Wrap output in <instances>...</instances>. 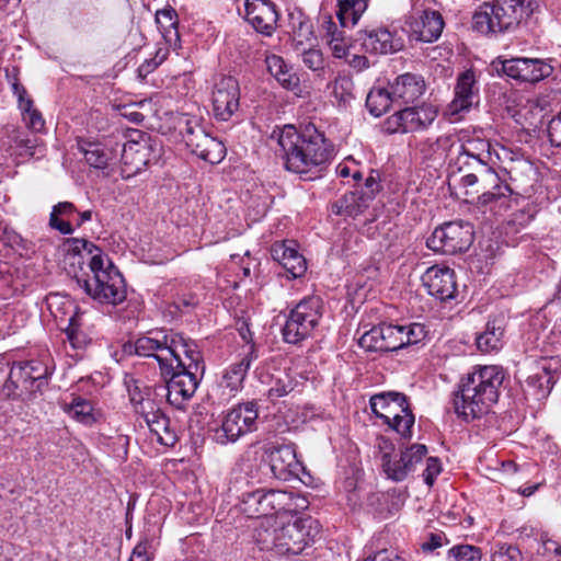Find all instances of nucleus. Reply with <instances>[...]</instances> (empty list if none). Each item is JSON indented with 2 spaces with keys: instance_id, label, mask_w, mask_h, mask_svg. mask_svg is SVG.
I'll list each match as a JSON object with an SVG mask.
<instances>
[{
  "instance_id": "43",
  "label": "nucleus",
  "mask_w": 561,
  "mask_h": 561,
  "mask_svg": "<svg viewBox=\"0 0 561 561\" xmlns=\"http://www.w3.org/2000/svg\"><path fill=\"white\" fill-rule=\"evenodd\" d=\"M328 89L340 105H346L355 99L354 82L346 72H339L334 80L328 83Z\"/></svg>"
},
{
  "instance_id": "44",
  "label": "nucleus",
  "mask_w": 561,
  "mask_h": 561,
  "mask_svg": "<svg viewBox=\"0 0 561 561\" xmlns=\"http://www.w3.org/2000/svg\"><path fill=\"white\" fill-rule=\"evenodd\" d=\"M80 150L84 154V159L90 167L95 169H104L111 160V152L101 144L83 142Z\"/></svg>"
},
{
  "instance_id": "24",
  "label": "nucleus",
  "mask_w": 561,
  "mask_h": 561,
  "mask_svg": "<svg viewBox=\"0 0 561 561\" xmlns=\"http://www.w3.org/2000/svg\"><path fill=\"white\" fill-rule=\"evenodd\" d=\"M390 87L394 101L402 104L413 103L420 99L426 90L424 78L410 72L398 76Z\"/></svg>"
},
{
  "instance_id": "33",
  "label": "nucleus",
  "mask_w": 561,
  "mask_h": 561,
  "mask_svg": "<svg viewBox=\"0 0 561 561\" xmlns=\"http://www.w3.org/2000/svg\"><path fill=\"white\" fill-rule=\"evenodd\" d=\"M505 323L503 318L488 321L485 330L477 335L476 344L482 353H492L502 348Z\"/></svg>"
},
{
  "instance_id": "39",
  "label": "nucleus",
  "mask_w": 561,
  "mask_h": 561,
  "mask_svg": "<svg viewBox=\"0 0 561 561\" xmlns=\"http://www.w3.org/2000/svg\"><path fill=\"white\" fill-rule=\"evenodd\" d=\"M280 526L274 517L264 518L254 528V539L261 550H275L278 553V534Z\"/></svg>"
},
{
  "instance_id": "62",
  "label": "nucleus",
  "mask_w": 561,
  "mask_h": 561,
  "mask_svg": "<svg viewBox=\"0 0 561 561\" xmlns=\"http://www.w3.org/2000/svg\"><path fill=\"white\" fill-rule=\"evenodd\" d=\"M375 447L381 454V461L382 462H383L385 458H391L392 457V453L394 450V445L391 442V439H389L388 437H386V436H378L376 438Z\"/></svg>"
},
{
  "instance_id": "42",
  "label": "nucleus",
  "mask_w": 561,
  "mask_h": 561,
  "mask_svg": "<svg viewBox=\"0 0 561 561\" xmlns=\"http://www.w3.org/2000/svg\"><path fill=\"white\" fill-rule=\"evenodd\" d=\"M394 98H392L391 88L388 90L381 87H374L366 98V107L369 113L376 117L385 114L389 108Z\"/></svg>"
},
{
  "instance_id": "22",
  "label": "nucleus",
  "mask_w": 561,
  "mask_h": 561,
  "mask_svg": "<svg viewBox=\"0 0 561 561\" xmlns=\"http://www.w3.org/2000/svg\"><path fill=\"white\" fill-rule=\"evenodd\" d=\"M444 20L439 12L423 10L410 18L411 37L415 41L432 43L438 39L444 28Z\"/></svg>"
},
{
  "instance_id": "40",
  "label": "nucleus",
  "mask_w": 561,
  "mask_h": 561,
  "mask_svg": "<svg viewBox=\"0 0 561 561\" xmlns=\"http://www.w3.org/2000/svg\"><path fill=\"white\" fill-rule=\"evenodd\" d=\"M449 142L448 136H440L435 139L426 138L419 142L417 154L425 162L440 163L445 159Z\"/></svg>"
},
{
  "instance_id": "46",
  "label": "nucleus",
  "mask_w": 561,
  "mask_h": 561,
  "mask_svg": "<svg viewBox=\"0 0 561 561\" xmlns=\"http://www.w3.org/2000/svg\"><path fill=\"white\" fill-rule=\"evenodd\" d=\"M302 64L316 73L318 78L324 79L331 68L325 64L324 56L320 49L308 48L301 51Z\"/></svg>"
},
{
  "instance_id": "9",
  "label": "nucleus",
  "mask_w": 561,
  "mask_h": 561,
  "mask_svg": "<svg viewBox=\"0 0 561 561\" xmlns=\"http://www.w3.org/2000/svg\"><path fill=\"white\" fill-rule=\"evenodd\" d=\"M323 316V301L320 296L302 298L288 313L282 329L283 339L289 344H299L311 337Z\"/></svg>"
},
{
  "instance_id": "52",
  "label": "nucleus",
  "mask_w": 561,
  "mask_h": 561,
  "mask_svg": "<svg viewBox=\"0 0 561 561\" xmlns=\"http://www.w3.org/2000/svg\"><path fill=\"white\" fill-rule=\"evenodd\" d=\"M23 364L26 365V371L28 373L30 379L33 381L36 390H39L41 387L46 383V379L49 374L48 367L39 360H28Z\"/></svg>"
},
{
  "instance_id": "26",
  "label": "nucleus",
  "mask_w": 561,
  "mask_h": 561,
  "mask_svg": "<svg viewBox=\"0 0 561 561\" xmlns=\"http://www.w3.org/2000/svg\"><path fill=\"white\" fill-rule=\"evenodd\" d=\"M256 357L253 347H251L239 362L232 363L225 369L219 387L224 390H228L227 394L229 397H234L243 388V381L252 362L256 359Z\"/></svg>"
},
{
  "instance_id": "55",
  "label": "nucleus",
  "mask_w": 561,
  "mask_h": 561,
  "mask_svg": "<svg viewBox=\"0 0 561 561\" xmlns=\"http://www.w3.org/2000/svg\"><path fill=\"white\" fill-rule=\"evenodd\" d=\"M385 130L388 134L402 133L408 134L404 129V118L402 114V110L396 112L391 116H389L383 124Z\"/></svg>"
},
{
  "instance_id": "58",
  "label": "nucleus",
  "mask_w": 561,
  "mask_h": 561,
  "mask_svg": "<svg viewBox=\"0 0 561 561\" xmlns=\"http://www.w3.org/2000/svg\"><path fill=\"white\" fill-rule=\"evenodd\" d=\"M321 30L323 31V37L327 41L332 39V37H336L344 34L343 31L337 28L331 15H322Z\"/></svg>"
},
{
  "instance_id": "25",
  "label": "nucleus",
  "mask_w": 561,
  "mask_h": 561,
  "mask_svg": "<svg viewBox=\"0 0 561 561\" xmlns=\"http://www.w3.org/2000/svg\"><path fill=\"white\" fill-rule=\"evenodd\" d=\"M145 421L157 442L163 446L173 447L179 440V431L175 422L160 409L151 410L145 414Z\"/></svg>"
},
{
  "instance_id": "31",
  "label": "nucleus",
  "mask_w": 561,
  "mask_h": 561,
  "mask_svg": "<svg viewBox=\"0 0 561 561\" xmlns=\"http://www.w3.org/2000/svg\"><path fill=\"white\" fill-rule=\"evenodd\" d=\"M362 45L366 51L374 54H389L400 49V42L393 38L392 33L383 27L366 31L362 37Z\"/></svg>"
},
{
  "instance_id": "38",
  "label": "nucleus",
  "mask_w": 561,
  "mask_h": 561,
  "mask_svg": "<svg viewBox=\"0 0 561 561\" xmlns=\"http://www.w3.org/2000/svg\"><path fill=\"white\" fill-rule=\"evenodd\" d=\"M369 0H336V16L342 27H353L367 10Z\"/></svg>"
},
{
  "instance_id": "35",
  "label": "nucleus",
  "mask_w": 561,
  "mask_h": 561,
  "mask_svg": "<svg viewBox=\"0 0 561 561\" xmlns=\"http://www.w3.org/2000/svg\"><path fill=\"white\" fill-rule=\"evenodd\" d=\"M156 23L165 43L174 48L178 47L180 34L176 11L171 7L158 10L156 12Z\"/></svg>"
},
{
  "instance_id": "17",
  "label": "nucleus",
  "mask_w": 561,
  "mask_h": 561,
  "mask_svg": "<svg viewBox=\"0 0 561 561\" xmlns=\"http://www.w3.org/2000/svg\"><path fill=\"white\" fill-rule=\"evenodd\" d=\"M427 454V447L423 444H414L400 454L391 458H385L382 463L383 472L388 479L394 482H401L414 471L415 466Z\"/></svg>"
},
{
  "instance_id": "19",
  "label": "nucleus",
  "mask_w": 561,
  "mask_h": 561,
  "mask_svg": "<svg viewBox=\"0 0 561 561\" xmlns=\"http://www.w3.org/2000/svg\"><path fill=\"white\" fill-rule=\"evenodd\" d=\"M240 91L238 82L232 77L222 78L213 92V106L215 116L220 121H228L239 108Z\"/></svg>"
},
{
  "instance_id": "3",
  "label": "nucleus",
  "mask_w": 561,
  "mask_h": 561,
  "mask_svg": "<svg viewBox=\"0 0 561 561\" xmlns=\"http://www.w3.org/2000/svg\"><path fill=\"white\" fill-rule=\"evenodd\" d=\"M268 145L279 154L288 171L298 174L321 172L332 158V149L314 125L298 131L293 125L275 127Z\"/></svg>"
},
{
  "instance_id": "16",
  "label": "nucleus",
  "mask_w": 561,
  "mask_h": 561,
  "mask_svg": "<svg viewBox=\"0 0 561 561\" xmlns=\"http://www.w3.org/2000/svg\"><path fill=\"white\" fill-rule=\"evenodd\" d=\"M265 454L274 478L289 481L299 477L302 466L293 445L270 446Z\"/></svg>"
},
{
  "instance_id": "30",
  "label": "nucleus",
  "mask_w": 561,
  "mask_h": 561,
  "mask_svg": "<svg viewBox=\"0 0 561 561\" xmlns=\"http://www.w3.org/2000/svg\"><path fill=\"white\" fill-rule=\"evenodd\" d=\"M407 133L426 130L436 119L438 108L433 104L405 107L402 110Z\"/></svg>"
},
{
  "instance_id": "12",
  "label": "nucleus",
  "mask_w": 561,
  "mask_h": 561,
  "mask_svg": "<svg viewBox=\"0 0 561 561\" xmlns=\"http://www.w3.org/2000/svg\"><path fill=\"white\" fill-rule=\"evenodd\" d=\"M491 69L499 76H506L519 82L536 83L548 78L553 67L537 58L516 57L511 59L496 58Z\"/></svg>"
},
{
  "instance_id": "64",
  "label": "nucleus",
  "mask_w": 561,
  "mask_h": 561,
  "mask_svg": "<svg viewBox=\"0 0 561 561\" xmlns=\"http://www.w3.org/2000/svg\"><path fill=\"white\" fill-rule=\"evenodd\" d=\"M13 78L10 80L13 94L18 98V101L27 96L26 89L19 82L18 79V70L15 68L12 69Z\"/></svg>"
},
{
  "instance_id": "11",
  "label": "nucleus",
  "mask_w": 561,
  "mask_h": 561,
  "mask_svg": "<svg viewBox=\"0 0 561 561\" xmlns=\"http://www.w3.org/2000/svg\"><path fill=\"white\" fill-rule=\"evenodd\" d=\"M473 227L467 221H449L437 227L427 239V247L444 254L466 252L473 242Z\"/></svg>"
},
{
  "instance_id": "56",
  "label": "nucleus",
  "mask_w": 561,
  "mask_h": 561,
  "mask_svg": "<svg viewBox=\"0 0 561 561\" xmlns=\"http://www.w3.org/2000/svg\"><path fill=\"white\" fill-rule=\"evenodd\" d=\"M442 471V463L438 458L436 457H428L426 460V468L423 473L424 481L427 485H433L436 477Z\"/></svg>"
},
{
  "instance_id": "50",
  "label": "nucleus",
  "mask_w": 561,
  "mask_h": 561,
  "mask_svg": "<svg viewBox=\"0 0 561 561\" xmlns=\"http://www.w3.org/2000/svg\"><path fill=\"white\" fill-rule=\"evenodd\" d=\"M295 380L288 374L283 373L273 379V382L267 391V397L271 400L284 397L290 393L295 389Z\"/></svg>"
},
{
  "instance_id": "4",
  "label": "nucleus",
  "mask_w": 561,
  "mask_h": 561,
  "mask_svg": "<svg viewBox=\"0 0 561 561\" xmlns=\"http://www.w3.org/2000/svg\"><path fill=\"white\" fill-rule=\"evenodd\" d=\"M505 375L496 365L476 366L461 378L454 397V409L458 417L469 423L488 414L497 402Z\"/></svg>"
},
{
  "instance_id": "10",
  "label": "nucleus",
  "mask_w": 561,
  "mask_h": 561,
  "mask_svg": "<svg viewBox=\"0 0 561 561\" xmlns=\"http://www.w3.org/2000/svg\"><path fill=\"white\" fill-rule=\"evenodd\" d=\"M259 409L255 401L239 403L224 412L220 424L213 430L215 443L226 446L233 444L257 428Z\"/></svg>"
},
{
  "instance_id": "18",
  "label": "nucleus",
  "mask_w": 561,
  "mask_h": 561,
  "mask_svg": "<svg viewBox=\"0 0 561 561\" xmlns=\"http://www.w3.org/2000/svg\"><path fill=\"white\" fill-rule=\"evenodd\" d=\"M454 93L455 96L448 106L451 116L468 112L479 102V87L473 70L468 69L458 75Z\"/></svg>"
},
{
  "instance_id": "28",
  "label": "nucleus",
  "mask_w": 561,
  "mask_h": 561,
  "mask_svg": "<svg viewBox=\"0 0 561 561\" xmlns=\"http://www.w3.org/2000/svg\"><path fill=\"white\" fill-rule=\"evenodd\" d=\"M554 374L556 369H552L550 363L543 359L527 377L525 392L538 401L546 399L556 382Z\"/></svg>"
},
{
  "instance_id": "34",
  "label": "nucleus",
  "mask_w": 561,
  "mask_h": 561,
  "mask_svg": "<svg viewBox=\"0 0 561 561\" xmlns=\"http://www.w3.org/2000/svg\"><path fill=\"white\" fill-rule=\"evenodd\" d=\"M265 64L268 72L284 89L293 91L299 87V78L291 72L283 57L275 54L266 55Z\"/></svg>"
},
{
  "instance_id": "49",
  "label": "nucleus",
  "mask_w": 561,
  "mask_h": 561,
  "mask_svg": "<svg viewBox=\"0 0 561 561\" xmlns=\"http://www.w3.org/2000/svg\"><path fill=\"white\" fill-rule=\"evenodd\" d=\"M179 125L183 139L190 149L192 148L191 140L196 141L198 133L205 131L201 124V119L187 114L182 115L179 121Z\"/></svg>"
},
{
  "instance_id": "32",
  "label": "nucleus",
  "mask_w": 561,
  "mask_h": 561,
  "mask_svg": "<svg viewBox=\"0 0 561 561\" xmlns=\"http://www.w3.org/2000/svg\"><path fill=\"white\" fill-rule=\"evenodd\" d=\"M191 151L198 158L211 164H217L222 161L226 156L225 145L209 136L206 131H199L196 141H192Z\"/></svg>"
},
{
  "instance_id": "29",
  "label": "nucleus",
  "mask_w": 561,
  "mask_h": 561,
  "mask_svg": "<svg viewBox=\"0 0 561 561\" xmlns=\"http://www.w3.org/2000/svg\"><path fill=\"white\" fill-rule=\"evenodd\" d=\"M3 146L9 154L14 157H34L42 152L37 137H30L24 130L15 127L5 129Z\"/></svg>"
},
{
  "instance_id": "41",
  "label": "nucleus",
  "mask_w": 561,
  "mask_h": 561,
  "mask_svg": "<svg viewBox=\"0 0 561 561\" xmlns=\"http://www.w3.org/2000/svg\"><path fill=\"white\" fill-rule=\"evenodd\" d=\"M62 410L71 419L84 425H92L95 422L92 403L82 397H72L70 402H64Z\"/></svg>"
},
{
  "instance_id": "51",
  "label": "nucleus",
  "mask_w": 561,
  "mask_h": 561,
  "mask_svg": "<svg viewBox=\"0 0 561 561\" xmlns=\"http://www.w3.org/2000/svg\"><path fill=\"white\" fill-rule=\"evenodd\" d=\"M448 558L454 561H481L482 553L476 546L458 545L449 549Z\"/></svg>"
},
{
  "instance_id": "61",
  "label": "nucleus",
  "mask_w": 561,
  "mask_h": 561,
  "mask_svg": "<svg viewBox=\"0 0 561 561\" xmlns=\"http://www.w3.org/2000/svg\"><path fill=\"white\" fill-rule=\"evenodd\" d=\"M23 122L26 127L33 131H41L44 128L45 121L39 111H31L28 114H24Z\"/></svg>"
},
{
  "instance_id": "21",
  "label": "nucleus",
  "mask_w": 561,
  "mask_h": 561,
  "mask_svg": "<svg viewBox=\"0 0 561 561\" xmlns=\"http://www.w3.org/2000/svg\"><path fill=\"white\" fill-rule=\"evenodd\" d=\"M422 279L428 294L437 299L444 301L455 297L457 284L454 270L434 265L427 268Z\"/></svg>"
},
{
  "instance_id": "57",
  "label": "nucleus",
  "mask_w": 561,
  "mask_h": 561,
  "mask_svg": "<svg viewBox=\"0 0 561 561\" xmlns=\"http://www.w3.org/2000/svg\"><path fill=\"white\" fill-rule=\"evenodd\" d=\"M548 136L552 145L561 146V111L549 122Z\"/></svg>"
},
{
  "instance_id": "54",
  "label": "nucleus",
  "mask_w": 561,
  "mask_h": 561,
  "mask_svg": "<svg viewBox=\"0 0 561 561\" xmlns=\"http://www.w3.org/2000/svg\"><path fill=\"white\" fill-rule=\"evenodd\" d=\"M152 556V541L145 538L134 548L129 561H150Z\"/></svg>"
},
{
  "instance_id": "5",
  "label": "nucleus",
  "mask_w": 561,
  "mask_h": 561,
  "mask_svg": "<svg viewBox=\"0 0 561 561\" xmlns=\"http://www.w3.org/2000/svg\"><path fill=\"white\" fill-rule=\"evenodd\" d=\"M89 268L92 276L77 278L79 288L100 304L119 305L126 299V285L123 275L107 255L90 259Z\"/></svg>"
},
{
  "instance_id": "59",
  "label": "nucleus",
  "mask_w": 561,
  "mask_h": 561,
  "mask_svg": "<svg viewBox=\"0 0 561 561\" xmlns=\"http://www.w3.org/2000/svg\"><path fill=\"white\" fill-rule=\"evenodd\" d=\"M381 186L377 178L370 174L366 181L364 186L358 191L360 192L366 201L369 203L375 198L376 194L380 191Z\"/></svg>"
},
{
  "instance_id": "45",
  "label": "nucleus",
  "mask_w": 561,
  "mask_h": 561,
  "mask_svg": "<svg viewBox=\"0 0 561 561\" xmlns=\"http://www.w3.org/2000/svg\"><path fill=\"white\" fill-rule=\"evenodd\" d=\"M65 247L69 253L78 255L82 260L87 259L88 263L90 259L96 257L99 254L105 255L99 247L85 239L69 238L65 241Z\"/></svg>"
},
{
  "instance_id": "1",
  "label": "nucleus",
  "mask_w": 561,
  "mask_h": 561,
  "mask_svg": "<svg viewBox=\"0 0 561 561\" xmlns=\"http://www.w3.org/2000/svg\"><path fill=\"white\" fill-rule=\"evenodd\" d=\"M133 347L136 355L159 365L168 378L167 400L181 409L194 396L205 368L195 342L173 331L154 330L136 339Z\"/></svg>"
},
{
  "instance_id": "37",
  "label": "nucleus",
  "mask_w": 561,
  "mask_h": 561,
  "mask_svg": "<svg viewBox=\"0 0 561 561\" xmlns=\"http://www.w3.org/2000/svg\"><path fill=\"white\" fill-rule=\"evenodd\" d=\"M369 202L358 191L344 194L332 205V211L336 215L356 217L369 207Z\"/></svg>"
},
{
  "instance_id": "15",
  "label": "nucleus",
  "mask_w": 561,
  "mask_h": 561,
  "mask_svg": "<svg viewBox=\"0 0 561 561\" xmlns=\"http://www.w3.org/2000/svg\"><path fill=\"white\" fill-rule=\"evenodd\" d=\"M400 325L382 323L371 328L359 337V345L373 352H396L403 348Z\"/></svg>"
},
{
  "instance_id": "53",
  "label": "nucleus",
  "mask_w": 561,
  "mask_h": 561,
  "mask_svg": "<svg viewBox=\"0 0 561 561\" xmlns=\"http://www.w3.org/2000/svg\"><path fill=\"white\" fill-rule=\"evenodd\" d=\"M492 561H525L517 546L501 543L492 553Z\"/></svg>"
},
{
  "instance_id": "6",
  "label": "nucleus",
  "mask_w": 561,
  "mask_h": 561,
  "mask_svg": "<svg viewBox=\"0 0 561 561\" xmlns=\"http://www.w3.org/2000/svg\"><path fill=\"white\" fill-rule=\"evenodd\" d=\"M525 0L484 2L473 14V28L481 34H499L517 26L526 12Z\"/></svg>"
},
{
  "instance_id": "14",
  "label": "nucleus",
  "mask_w": 561,
  "mask_h": 561,
  "mask_svg": "<svg viewBox=\"0 0 561 561\" xmlns=\"http://www.w3.org/2000/svg\"><path fill=\"white\" fill-rule=\"evenodd\" d=\"M162 156L160 141L150 137L140 140H129L124 144L122 162L127 168L128 175L137 174L147 165L157 163Z\"/></svg>"
},
{
  "instance_id": "27",
  "label": "nucleus",
  "mask_w": 561,
  "mask_h": 561,
  "mask_svg": "<svg viewBox=\"0 0 561 561\" xmlns=\"http://www.w3.org/2000/svg\"><path fill=\"white\" fill-rule=\"evenodd\" d=\"M0 371L7 376V381L2 387V393L7 398L21 397L36 390L26 371V365L23 363L13 364L11 368L0 366Z\"/></svg>"
},
{
  "instance_id": "48",
  "label": "nucleus",
  "mask_w": 561,
  "mask_h": 561,
  "mask_svg": "<svg viewBox=\"0 0 561 561\" xmlns=\"http://www.w3.org/2000/svg\"><path fill=\"white\" fill-rule=\"evenodd\" d=\"M403 336V348L423 343L428 335V330L422 323L413 322L407 325H400Z\"/></svg>"
},
{
  "instance_id": "23",
  "label": "nucleus",
  "mask_w": 561,
  "mask_h": 561,
  "mask_svg": "<svg viewBox=\"0 0 561 561\" xmlns=\"http://www.w3.org/2000/svg\"><path fill=\"white\" fill-rule=\"evenodd\" d=\"M271 254L294 278L305 274L307 263L305 257L297 251L294 241L275 242L272 245Z\"/></svg>"
},
{
  "instance_id": "36",
  "label": "nucleus",
  "mask_w": 561,
  "mask_h": 561,
  "mask_svg": "<svg viewBox=\"0 0 561 561\" xmlns=\"http://www.w3.org/2000/svg\"><path fill=\"white\" fill-rule=\"evenodd\" d=\"M77 214V207L70 202H59L53 206L49 215V227L62 234H71L75 228L71 218Z\"/></svg>"
},
{
  "instance_id": "8",
  "label": "nucleus",
  "mask_w": 561,
  "mask_h": 561,
  "mask_svg": "<svg viewBox=\"0 0 561 561\" xmlns=\"http://www.w3.org/2000/svg\"><path fill=\"white\" fill-rule=\"evenodd\" d=\"M293 492L255 489L239 495L240 511L250 518H270L280 512H295L299 505Z\"/></svg>"
},
{
  "instance_id": "7",
  "label": "nucleus",
  "mask_w": 561,
  "mask_h": 561,
  "mask_svg": "<svg viewBox=\"0 0 561 561\" xmlns=\"http://www.w3.org/2000/svg\"><path fill=\"white\" fill-rule=\"evenodd\" d=\"M369 405L374 414L403 438H411L415 422L408 397L398 391H382L371 396Z\"/></svg>"
},
{
  "instance_id": "2",
  "label": "nucleus",
  "mask_w": 561,
  "mask_h": 561,
  "mask_svg": "<svg viewBox=\"0 0 561 561\" xmlns=\"http://www.w3.org/2000/svg\"><path fill=\"white\" fill-rule=\"evenodd\" d=\"M491 161L492 148L488 140L479 137L466 139L460 145L456 164L460 172L465 168L470 172L460 178V185L466 188V195H477L483 205L494 203L500 208H507L512 190L490 167Z\"/></svg>"
},
{
  "instance_id": "60",
  "label": "nucleus",
  "mask_w": 561,
  "mask_h": 561,
  "mask_svg": "<svg viewBox=\"0 0 561 561\" xmlns=\"http://www.w3.org/2000/svg\"><path fill=\"white\" fill-rule=\"evenodd\" d=\"M328 45L336 58H343L347 55L348 45L343 35L332 37V39H328Z\"/></svg>"
},
{
  "instance_id": "63",
  "label": "nucleus",
  "mask_w": 561,
  "mask_h": 561,
  "mask_svg": "<svg viewBox=\"0 0 561 561\" xmlns=\"http://www.w3.org/2000/svg\"><path fill=\"white\" fill-rule=\"evenodd\" d=\"M312 36L311 25L308 23H300L299 28L294 31V41L298 45H304L305 41H309Z\"/></svg>"
},
{
  "instance_id": "47",
  "label": "nucleus",
  "mask_w": 561,
  "mask_h": 561,
  "mask_svg": "<svg viewBox=\"0 0 561 561\" xmlns=\"http://www.w3.org/2000/svg\"><path fill=\"white\" fill-rule=\"evenodd\" d=\"M81 316L76 313L69 319V325L66 329L67 339L73 350L84 348L91 340L81 330Z\"/></svg>"
},
{
  "instance_id": "20",
  "label": "nucleus",
  "mask_w": 561,
  "mask_h": 561,
  "mask_svg": "<svg viewBox=\"0 0 561 561\" xmlns=\"http://www.w3.org/2000/svg\"><path fill=\"white\" fill-rule=\"evenodd\" d=\"M245 19L256 32L271 36L276 30L278 13L270 0H245Z\"/></svg>"
},
{
  "instance_id": "13",
  "label": "nucleus",
  "mask_w": 561,
  "mask_h": 561,
  "mask_svg": "<svg viewBox=\"0 0 561 561\" xmlns=\"http://www.w3.org/2000/svg\"><path fill=\"white\" fill-rule=\"evenodd\" d=\"M318 534V522L310 517L284 524L278 534V553L299 554L314 541Z\"/></svg>"
}]
</instances>
